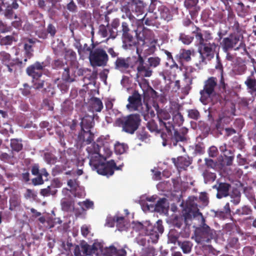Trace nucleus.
I'll return each instance as SVG.
<instances>
[{"label":"nucleus","instance_id":"obj_16","mask_svg":"<svg viewBox=\"0 0 256 256\" xmlns=\"http://www.w3.org/2000/svg\"><path fill=\"white\" fill-rule=\"evenodd\" d=\"M174 134L172 136L170 134V136H172V144L174 146H178L180 148L183 152L185 151V150L184 148V146L181 144H178V142H184L186 140V134L188 132V130L186 128H180V130L178 131L174 128Z\"/></svg>","mask_w":256,"mask_h":256},{"label":"nucleus","instance_id":"obj_64","mask_svg":"<svg viewBox=\"0 0 256 256\" xmlns=\"http://www.w3.org/2000/svg\"><path fill=\"white\" fill-rule=\"evenodd\" d=\"M236 20L235 18V15L232 12H228V22L229 24V26L232 24Z\"/></svg>","mask_w":256,"mask_h":256},{"label":"nucleus","instance_id":"obj_41","mask_svg":"<svg viewBox=\"0 0 256 256\" xmlns=\"http://www.w3.org/2000/svg\"><path fill=\"white\" fill-rule=\"evenodd\" d=\"M193 34L195 36L197 42L201 45L204 44V38H203L202 33L198 28H195V30L193 31Z\"/></svg>","mask_w":256,"mask_h":256},{"label":"nucleus","instance_id":"obj_17","mask_svg":"<svg viewBox=\"0 0 256 256\" xmlns=\"http://www.w3.org/2000/svg\"><path fill=\"white\" fill-rule=\"evenodd\" d=\"M204 50L202 53L200 52V55L202 57V62L204 60V56H206L208 59H210L214 56V51L217 46L214 43H208L203 44Z\"/></svg>","mask_w":256,"mask_h":256},{"label":"nucleus","instance_id":"obj_47","mask_svg":"<svg viewBox=\"0 0 256 256\" xmlns=\"http://www.w3.org/2000/svg\"><path fill=\"white\" fill-rule=\"evenodd\" d=\"M251 212L250 208L248 206H244L242 208L238 209L236 213L239 216H244L250 214Z\"/></svg>","mask_w":256,"mask_h":256},{"label":"nucleus","instance_id":"obj_14","mask_svg":"<svg viewBox=\"0 0 256 256\" xmlns=\"http://www.w3.org/2000/svg\"><path fill=\"white\" fill-rule=\"evenodd\" d=\"M136 58V56L126 58L118 57L114 62V68L122 72H125L129 68H134Z\"/></svg>","mask_w":256,"mask_h":256},{"label":"nucleus","instance_id":"obj_50","mask_svg":"<svg viewBox=\"0 0 256 256\" xmlns=\"http://www.w3.org/2000/svg\"><path fill=\"white\" fill-rule=\"evenodd\" d=\"M0 56L2 63L6 65L10 63V56L8 54L4 52H2L0 53Z\"/></svg>","mask_w":256,"mask_h":256},{"label":"nucleus","instance_id":"obj_18","mask_svg":"<svg viewBox=\"0 0 256 256\" xmlns=\"http://www.w3.org/2000/svg\"><path fill=\"white\" fill-rule=\"evenodd\" d=\"M74 252L75 256H86L90 254V245L84 242H82L79 245L75 246Z\"/></svg>","mask_w":256,"mask_h":256},{"label":"nucleus","instance_id":"obj_28","mask_svg":"<svg viewBox=\"0 0 256 256\" xmlns=\"http://www.w3.org/2000/svg\"><path fill=\"white\" fill-rule=\"evenodd\" d=\"M99 34L103 38H106L109 36V38L114 39L116 38V35L113 34L111 31L110 26H105L103 25L100 26L99 28Z\"/></svg>","mask_w":256,"mask_h":256},{"label":"nucleus","instance_id":"obj_39","mask_svg":"<svg viewBox=\"0 0 256 256\" xmlns=\"http://www.w3.org/2000/svg\"><path fill=\"white\" fill-rule=\"evenodd\" d=\"M204 181L206 184L213 182L216 178V174L206 170L203 173Z\"/></svg>","mask_w":256,"mask_h":256},{"label":"nucleus","instance_id":"obj_19","mask_svg":"<svg viewBox=\"0 0 256 256\" xmlns=\"http://www.w3.org/2000/svg\"><path fill=\"white\" fill-rule=\"evenodd\" d=\"M230 187V184L226 183H220L218 186L216 185L213 186V188L217 190L216 197L218 198L227 196L228 195Z\"/></svg>","mask_w":256,"mask_h":256},{"label":"nucleus","instance_id":"obj_52","mask_svg":"<svg viewBox=\"0 0 256 256\" xmlns=\"http://www.w3.org/2000/svg\"><path fill=\"white\" fill-rule=\"evenodd\" d=\"M156 250L152 247H149L143 250L141 256H154Z\"/></svg>","mask_w":256,"mask_h":256},{"label":"nucleus","instance_id":"obj_11","mask_svg":"<svg viewBox=\"0 0 256 256\" xmlns=\"http://www.w3.org/2000/svg\"><path fill=\"white\" fill-rule=\"evenodd\" d=\"M89 59L93 66H102L106 65L108 58L104 50L97 48L91 52L89 56Z\"/></svg>","mask_w":256,"mask_h":256},{"label":"nucleus","instance_id":"obj_2","mask_svg":"<svg viewBox=\"0 0 256 256\" xmlns=\"http://www.w3.org/2000/svg\"><path fill=\"white\" fill-rule=\"evenodd\" d=\"M196 200L197 198L194 196L188 198L186 202V208L183 215L186 223L192 218L200 220V227L196 229L195 240L198 244L204 245L210 242L213 238L215 231L205 224V220L198 208V205L196 202Z\"/></svg>","mask_w":256,"mask_h":256},{"label":"nucleus","instance_id":"obj_22","mask_svg":"<svg viewBox=\"0 0 256 256\" xmlns=\"http://www.w3.org/2000/svg\"><path fill=\"white\" fill-rule=\"evenodd\" d=\"M103 244L101 242L96 240L92 246H90V254H98L102 253L106 255V249H103Z\"/></svg>","mask_w":256,"mask_h":256},{"label":"nucleus","instance_id":"obj_38","mask_svg":"<svg viewBox=\"0 0 256 256\" xmlns=\"http://www.w3.org/2000/svg\"><path fill=\"white\" fill-rule=\"evenodd\" d=\"M57 192V190L53 186H48L46 188L41 190L40 194L44 196L54 195Z\"/></svg>","mask_w":256,"mask_h":256},{"label":"nucleus","instance_id":"obj_15","mask_svg":"<svg viewBox=\"0 0 256 256\" xmlns=\"http://www.w3.org/2000/svg\"><path fill=\"white\" fill-rule=\"evenodd\" d=\"M46 66V62H36L26 69V74L32 78L38 79L42 76V70Z\"/></svg>","mask_w":256,"mask_h":256},{"label":"nucleus","instance_id":"obj_53","mask_svg":"<svg viewBox=\"0 0 256 256\" xmlns=\"http://www.w3.org/2000/svg\"><path fill=\"white\" fill-rule=\"evenodd\" d=\"M188 116L190 118L198 120L200 117V113L196 110H188Z\"/></svg>","mask_w":256,"mask_h":256},{"label":"nucleus","instance_id":"obj_34","mask_svg":"<svg viewBox=\"0 0 256 256\" xmlns=\"http://www.w3.org/2000/svg\"><path fill=\"white\" fill-rule=\"evenodd\" d=\"M148 108L144 112H142L141 114L144 116L145 120H153L155 117V112L152 108L148 104Z\"/></svg>","mask_w":256,"mask_h":256},{"label":"nucleus","instance_id":"obj_24","mask_svg":"<svg viewBox=\"0 0 256 256\" xmlns=\"http://www.w3.org/2000/svg\"><path fill=\"white\" fill-rule=\"evenodd\" d=\"M116 224L119 231L126 230L130 226L129 223L126 222L123 216H116Z\"/></svg>","mask_w":256,"mask_h":256},{"label":"nucleus","instance_id":"obj_61","mask_svg":"<svg viewBox=\"0 0 256 256\" xmlns=\"http://www.w3.org/2000/svg\"><path fill=\"white\" fill-rule=\"evenodd\" d=\"M36 196V192L32 190L27 189L25 194V197L26 198H34Z\"/></svg>","mask_w":256,"mask_h":256},{"label":"nucleus","instance_id":"obj_40","mask_svg":"<svg viewBox=\"0 0 256 256\" xmlns=\"http://www.w3.org/2000/svg\"><path fill=\"white\" fill-rule=\"evenodd\" d=\"M147 62L150 68H154L160 65V59L158 56H150L148 58Z\"/></svg>","mask_w":256,"mask_h":256},{"label":"nucleus","instance_id":"obj_23","mask_svg":"<svg viewBox=\"0 0 256 256\" xmlns=\"http://www.w3.org/2000/svg\"><path fill=\"white\" fill-rule=\"evenodd\" d=\"M62 209L64 211H72L74 210V202L70 198H62L60 200Z\"/></svg>","mask_w":256,"mask_h":256},{"label":"nucleus","instance_id":"obj_60","mask_svg":"<svg viewBox=\"0 0 256 256\" xmlns=\"http://www.w3.org/2000/svg\"><path fill=\"white\" fill-rule=\"evenodd\" d=\"M209 156L212 158L216 156L218 153L217 148L214 146H210L208 150Z\"/></svg>","mask_w":256,"mask_h":256},{"label":"nucleus","instance_id":"obj_46","mask_svg":"<svg viewBox=\"0 0 256 256\" xmlns=\"http://www.w3.org/2000/svg\"><path fill=\"white\" fill-rule=\"evenodd\" d=\"M29 42L30 44H25L24 46L26 55L28 58H30L33 54V50L32 49V46L31 44L33 43V41L32 40H29Z\"/></svg>","mask_w":256,"mask_h":256},{"label":"nucleus","instance_id":"obj_48","mask_svg":"<svg viewBox=\"0 0 256 256\" xmlns=\"http://www.w3.org/2000/svg\"><path fill=\"white\" fill-rule=\"evenodd\" d=\"M44 159L49 164H54L56 161V158L54 156L47 152L44 154Z\"/></svg>","mask_w":256,"mask_h":256},{"label":"nucleus","instance_id":"obj_35","mask_svg":"<svg viewBox=\"0 0 256 256\" xmlns=\"http://www.w3.org/2000/svg\"><path fill=\"white\" fill-rule=\"evenodd\" d=\"M80 138L82 140L83 142H86L87 144H90L94 140V134L90 130L82 131L80 135Z\"/></svg>","mask_w":256,"mask_h":256},{"label":"nucleus","instance_id":"obj_45","mask_svg":"<svg viewBox=\"0 0 256 256\" xmlns=\"http://www.w3.org/2000/svg\"><path fill=\"white\" fill-rule=\"evenodd\" d=\"M78 204L83 210H85L86 209L94 208V202L89 200H86L83 202H78Z\"/></svg>","mask_w":256,"mask_h":256},{"label":"nucleus","instance_id":"obj_59","mask_svg":"<svg viewBox=\"0 0 256 256\" xmlns=\"http://www.w3.org/2000/svg\"><path fill=\"white\" fill-rule=\"evenodd\" d=\"M199 199L203 203L204 206H206L208 204V197L206 192H201L199 197Z\"/></svg>","mask_w":256,"mask_h":256},{"label":"nucleus","instance_id":"obj_30","mask_svg":"<svg viewBox=\"0 0 256 256\" xmlns=\"http://www.w3.org/2000/svg\"><path fill=\"white\" fill-rule=\"evenodd\" d=\"M147 121L148 128L151 132H156L157 133H159L160 132L161 130H164V128H160V124L159 126H158V124H156L154 120H149Z\"/></svg>","mask_w":256,"mask_h":256},{"label":"nucleus","instance_id":"obj_20","mask_svg":"<svg viewBox=\"0 0 256 256\" xmlns=\"http://www.w3.org/2000/svg\"><path fill=\"white\" fill-rule=\"evenodd\" d=\"M106 256H126V252L122 248H118L114 245L106 248Z\"/></svg>","mask_w":256,"mask_h":256},{"label":"nucleus","instance_id":"obj_42","mask_svg":"<svg viewBox=\"0 0 256 256\" xmlns=\"http://www.w3.org/2000/svg\"><path fill=\"white\" fill-rule=\"evenodd\" d=\"M21 140L18 139L11 140L10 146L15 151L19 152L22 149V144Z\"/></svg>","mask_w":256,"mask_h":256},{"label":"nucleus","instance_id":"obj_56","mask_svg":"<svg viewBox=\"0 0 256 256\" xmlns=\"http://www.w3.org/2000/svg\"><path fill=\"white\" fill-rule=\"evenodd\" d=\"M116 222V216L112 218L110 216H108L106 218V224L108 227H113Z\"/></svg>","mask_w":256,"mask_h":256},{"label":"nucleus","instance_id":"obj_54","mask_svg":"<svg viewBox=\"0 0 256 256\" xmlns=\"http://www.w3.org/2000/svg\"><path fill=\"white\" fill-rule=\"evenodd\" d=\"M92 48L90 46H88L86 44H84L82 48L78 49V52L80 54H82V52L84 53H89L90 54H91V52H92Z\"/></svg>","mask_w":256,"mask_h":256},{"label":"nucleus","instance_id":"obj_51","mask_svg":"<svg viewBox=\"0 0 256 256\" xmlns=\"http://www.w3.org/2000/svg\"><path fill=\"white\" fill-rule=\"evenodd\" d=\"M137 138L138 140L146 142L148 139V135L144 130H142L138 132Z\"/></svg>","mask_w":256,"mask_h":256},{"label":"nucleus","instance_id":"obj_4","mask_svg":"<svg viewBox=\"0 0 256 256\" xmlns=\"http://www.w3.org/2000/svg\"><path fill=\"white\" fill-rule=\"evenodd\" d=\"M136 225L138 230L145 234L144 236H139L136 238V242L142 246H146L150 242L156 243L158 239L160 234H162L164 232L161 220H158L156 225L154 226L149 221H146L144 224L138 222Z\"/></svg>","mask_w":256,"mask_h":256},{"label":"nucleus","instance_id":"obj_31","mask_svg":"<svg viewBox=\"0 0 256 256\" xmlns=\"http://www.w3.org/2000/svg\"><path fill=\"white\" fill-rule=\"evenodd\" d=\"M192 52H194L193 50L182 49L180 50L176 56L180 60L188 62L191 60V55Z\"/></svg>","mask_w":256,"mask_h":256},{"label":"nucleus","instance_id":"obj_10","mask_svg":"<svg viewBox=\"0 0 256 256\" xmlns=\"http://www.w3.org/2000/svg\"><path fill=\"white\" fill-rule=\"evenodd\" d=\"M216 86V78L214 77H211L206 81L204 89L200 91V101L204 104H206L211 100L212 96L214 94Z\"/></svg>","mask_w":256,"mask_h":256},{"label":"nucleus","instance_id":"obj_27","mask_svg":"<svg viewBox=\"0 0 256 256\" xmlns=\"http://www.w3.org/2000/svg\"><path fill=\"white\" fill-rule=\"evenodd\" d=\"M196 71V69L192 67L186 68V72L184 74V80L186 85L189 86L192 84V80L196 78V76H194L192 73Z\"/></svg>","mask_w":256,"mask_h":256},{"label":"nucleus","instance_id":"obj_37","mask_svg":"<svg viewBox=\"0 0 256 256\" xmlns=\"http://www.w3.org/2000/svg\"><path fill=\"white\" fill-rule=\"evenodd\" d=\"M178 246L182 248L184 254H188L191 252L192 244L189 241L178 242Z\"/></svg>","mask_w":256,"mask_h":256},{"label":"nucleus","instance_id":"obj_49","mask_svg":"<svg viewBox=\"0 0 256 256\" xmlns=\"http://www.w3.org/2000/svg\"><path fill=\"white\" fill-rule=\"evenodd\" d=\"M180 40L182 42L185 44H189L192 42L193 37L185 34H181L180 36Z\"/></svg>","mask_w":256,"mask_h":256},{"label":"nucleus","instance_id":"obj_12","mask_svg":"<svg viewBox=\"0 0 256 256\" xmlns=\"http://www.w3.org/2000/svg\"><path fill=\"white\" fill-rule=\"evenodd\" d=\"M128 104L126 105V108L130 111H138L141 113L148 108V103L142 102V97L138 92H135L132 96L128 98Z\"/></svg>","mask_w":256,"mask_h":256},{"label":"nucleus","instance_id":"obj_63","mask_svg":"<svg viewBox=\"0 0 256 256\" xmlns=\"http://www.w3.org/2000/svg\"><path fill=\"white\" fill-rule=\"evenodd\" d=\"M62 194L64 196V198H70L71 194H72V191L68 188H64L62 190Z\"/></svg>","mask_w":256,"mask_h":256},{"label":"nucleus","instance_id":"obj_25","mask_svg":"<svg viewBox=\"0 0 256 256\" xmlns=\"http://www.w3.org/2000/svg\"><path fill=\"white\" fill-rule=\"evenodd\" d=\"M191 164V160L189 157L181 156L178 158V161L176 164V166L180 169H185Z\"/></svg>","mask_w":256,"mask_h":256},{"label":"nucleus","instance_id":"obj_33","mask_svg":"<svg viewBox=\"0 0 256 256\" xmlns=\"http://www.w3.org/2000/svg\"><path fill=\"white\" fill-rule=\"evenodd\" d=\"M198 2V0H185L184 4L186 8L196 12L200 10Z\"/></svg>","mask_w":256,"mask_h":256},{"label":"nucleus","instance_id":"obj_1","mask_svg":"<svg viewBox=\"0 0 256 256\" xmlns=\"http://www.w3.org/2000/svg\"><path fill=\"white\" fill-rule=\"evenodd\" d=\"M89 164L93 170L98 174L109 176H112L114 170H120L123 164L118 166L114 160L106 161L112 154L110 148L104 146L100 148L96 142L90 144L86 148Z\"/></svg>","mask_w":256,"mask_h":256},{"label":"nucleus","instance_id":"obj_43","mask_svg":"<svg viewBox=\"0 0 256 256\" xmlns=\"http://www.w3.org/2000/svg\"><path fill=\"white\" fill-rule=\"evenodd\" d=\"M128 148V146L124 144L118 142L114 145L115 152L118 154H121L125 152Z\"/></svg>","mask_w":256,"mask_h":256},{"label":"nucleus","instance_id":"obj_6","mask_svg":"<svg viewBox=\"0 0 256 256\" xmlns=\"http://www.w3.org/2000/svg\"><path fill=\"white\" fill-rule=\"evenodd\" d=\"M156 196L154 195L148 197L146 195L142 196L140 198L139 202L142 210L144 212L156 210L159 212H164L168 206L166 198H160L156 204H154Z\"/></svg>","mask_w":256,"mask_h":256},{"label":"nucleus","instance_id":"obj_29","mask_svg":"<svg viewBox=\"0 0 256 256\" xmlns=\"http://www.w3.org/2000/svg\"><path fill=\"white\" fill-rule=\"evenodd\" d=\"M90 104L92 111L100 112L103 108L102 102L97 98H94L91 99Z\"/></svg>","mask_w":256,"mask_h":256},{"label":"nucleus","instance_id":"obj_57","mask_svg":"<svg viewBox=\"0 0 256 256\" xmlns=\"http://www.w3.org/2000/svg\"><path fill=\"white\" fill-rule=\"evenodd\" d=\"M72 194L75 197H78L80 198H84L86 195L84 188L81 187H80V189L78 190L74 191V192L72 193Z\"/></svg>","mask_w":256,"mask_h":256},{"label":"nucleus","instance_id":"obj_58","mask_svg":"<svg viewBox=\"0 0 256 256\" xmlns=\"http://www.w3.org/2000/svg\"><path fill=\"white\" fill-rule=\"evenodd\" d=\"M10 210H14V208L20 204V202L15 198H10Z\"/></svg>","mask_w":256,"mask_h":256},{"label":"nucleus","instance_id":"obj_9","mask_svg":"<svg viewBox=\"0 0 256 256\" xmlns=\"http://www.w3.org/2000/svg\"><path fill=\"white\" fill-rule=\"evenodd\" d=\"M140 121V116L138 114H132L118 120L122 130L130 134H134L137 130Z\"/></svg>","mask_w":256,"mask_h":256},{"label":"nucleus","instance_id":"obj_32","mask_svg":"<svg viewBox=\"0 0 256 256\" xmlns=\"http://www.w3.org/2000/svg\"><path fill=\"white\" fill-rule=\"evenodd\" d=\"M18 40L17 34L14 33L12 36H6L2 38L0 40L1 45L8 46L11 45L13 42Z\"/></svg>","mask_w":256,"mask_h":256},{"label":"nucleus","instance_id":"obj_21","mask_svg":"<svg viewBox=\"0 0 256 256\" xmlns=\"http://www.w3.org/2000/svg\"><path fill=\"white\" fill-rule=\"evenodd\" d=\"M94 118L90 116H86L81 119L80 126L82 131H88L93 126Z\"/></svg>","mask_w":256,"mask_h":256},{"label":"nucleus","instance_id":"obj_44","mask_svg":"<svg viewBox=\"0 0 256 256\" xmlns=\"http://www.w3.org/2000/svg\"><path fill=\"white\" fill-rule=\"evenodd\" d=\"M68 186L70 188V190L72 191V193L74 191L78 190L80 189L78 182L76 180H69L68 181Z\"/></svg>","mask_w":256,"mask_h":256},{"label":"nucleus","instance_id":"obj_5","mask_svg":"<svg viewBox=\"0 0 256 256\" xmlns=\"http://www.w3.org/2000/svg\"><path fill=\"white\" fill-rule=\"evenodd\" d=\"M152 106L156 112L157 118L158 119L160 128H164L168 135L172 134V130H174L172 120L176 122L178 124H180L184 120L180 113L176 114L172 120L170 114L165 110H160L157 104L154 103Z\"/></svg>","mask_w":256,"mask_h":256},{"label":"nucleus","instance_id":"obj_62","mask_svg":"<svg viewBox=\"0 0 256 256\" xmlns=\"http://www.w3.org/2000/svg\"><path fill=\"white\" fill-rule=\"evenodd\" d=\"M90 226L87 225H84L81 228V232L84 237L88 236L90 233Z\"/></svg>","mask_w":256,"mask_h":256},{"label":"nucleus","instance_id":"obj_36","mask_svg":"<svg viewBox=\"0 0 256 256\" xmlns=\"http://www.w3.org/2000/svg\"><path fill=\"white\" fill-rule=\"evenodd\" d=\"M160 12L162 18L168 22L172 19V15L169 9L166 6H161L160 8Z\"/></svg>","mask_w":256,"mask_h":256},{"label":"nucleus","instance_id":"obj_8","mask_svg":"<svg viewBox=\"0 0 256 256\" xmlns=\"http://www.w3.org/2000/svg\"><path fill=\"white\" fill-rule=\"evenodd\" d=\"M136 53L138 54V58L136 57L134 63V68L136 70V78L140 86L142 88V84L139 82L140 80H144L145 83L143 84L146 86L148 85L146 81L144 79V78L150 77L152 74V70L151 68L144 63V61L141 54L139 53V50L136 49Z\"/></svg>","mask_w":256,"mask_h":256},{"label":"nucleus","instance_id":"obj_55","mask_svg":"<svg viewBox=\"0 0 256 256\" xmlns=\"http://www.w3.org/2000/svg\"><path fill=\"white\" fill-rule=\"evenodd\" d=\"M38 79H33V82H34V86L37 89L42 88L44 86L45 82L44 80Z\"/></svg>","mask_w":256,"mask_h":256},{"label":"nucleus","instance_id":"obj_7","mask_svg":"<svg viewBox=\"0 0 256 256\" xmlns=\"http://www.w3.org/2000/svg\"><path fill=\"white\" fill-rule=\"evenodd\" d=\"M220 45L224 52H227L232 49L234 50L242 49V54L247 52L246 45L243 42V36L240 34L234 33L223 38Z\"/></svg>","mask_w":256,"mask_h":256},{"label":"nucleus","instance_id":"obj_13","mask_svg":"<svg viewBox=\"0 0 256 256\" xmlns=\"http://www.w3.org/2000/svg\"><path fill=\"white\" fill-rule=\"evenodd\" d=\"M144 34V55L145 56H146L148 55L152 54L154 52L156 49V44L157 42V40L154 38L152 31H146Z\"/></svg>","mask_w":256,"mask_h":256},{"label":"nucleus","instance_id":"obj_3","mask_svg":"<svg viewBox=\"0 0 256 256\" xmlns=\"http://www.w3.org/2000/svg\"><path fill=\"white\" fill-rule=\"evenodd\" d=\"M146 4L141 0H136L134 3H128V4L122 6L121 10L123 12L122 18L124 19L128 18L132 22V26L134 22H142L146 25L150 26L152 24L153 15L151 12L145 14L142 18H137L135 17H139L144 13V8Z\"/></svg>","mask_w":256,"mask_h":256},{"label":"nucleus","instance_id":"obj_26","mask_svg":"<svg viewBox=\"0 0 256 256\" xmlns=\"http://www.w3.org/2000/svg\"><path fill=\"white\" fill-rule=\"evenodd\" d=\"M122 32L123 42L124 43L126 40L129 42L132 41V36L129 34L130 29L128 24L126 22H122Z\"/></svg>","mask_w":256,"mask_h":256}]
</instances>
